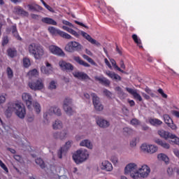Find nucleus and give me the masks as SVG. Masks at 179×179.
Here are the masks:
<instances>
[{
    "mask_svg": "<svg viewBox=\"0 0 179 179\" xmlns=\"http://www.w3.org/2000/svg\"><path fill=\"white\" fill-rule=\"evenodd\" d=\"M173 115H175L177 118H179V112L177 110H173L172 111Z\"/></svg>",
    "mask_w": 179,
    "mask_h": 179,
    "instance_id": "obj_64",
    "label": "nucleus"
},
{
    "mask_svg": "<svg viewBox=\"0 0 179 179\" xmlns=\"http://www.w3.org/2000/svg\"><path fill=\"white\" fill-rule=\"evenodd\" d=\"M68 135V130H62L59 132L60 139H65L66 138V136Z\"/></svg>",
    "mask_w": 179,
    "mask_h": 179,
    "instance_id": "obj_43",
    "label": "nucleus"
},
{
    "mask_svg": "<svg viewBox=\"0 0 179 179\" xmlns=\"http://www.w3.org/2000/svg\"><path fill=\"white\" fill-rule=\"evenodd\" d=\"M150 173V168L148 165H143L141 168L138 169V175L140 174L141 177L145 178L149 176Z\"/></svg>",
    "mask_w": 179,
    "mask_h": 179,
    "instance_id": "obj_13",
    "label": "nucleus"
},
{
    "mask_svg": "<svg viewBox=\"0 0 179 179\" xmlns=\"http://www.w3.org/2000/svg\"><path fill=\"white\" fill-rule=\"evenodd\" d=\"M23 64L25 68L30 66V59H29L28 58H24L23 59Z\"/></svg>",
    "mask_w": 179,
    "mask_h": 179,
    "instance_id": "obj_52",
    "label": "nucleus"
},
{
    "mask_svg": "<svg viewBox=\"0 0 179 179\" xmlns=\"http://www.w3.org/2000/svg\"><path fill=\"white\" fill-rule=\"evenodd\" d=\"M103 94L104 96H106L108 99H111V97H113V93L106 89L103 90Z\"/></svg>",
    "mask_w": 179,
    "mask_h": 179,
    "instance_id": "obj_46",
    "label": "nucleus"
},
{
    "mask_svg": "<svg viewBox=\"0 0 179 179\" xmlns=\"http://www.w3.org/2000/svg\"><path fill=\"white\" fill-rule=\"evenodd\" d=\"M15 111L17 116L21 120H23L26 117V108L24 106H21L20 104L14 102H10L7 105V109L5 111V115L8 118L12 117V113Z\"/></svg>",
    "mask_w": 179,
    "mask_h": 179,
    "instance_id": "obj_1",
    "label": "nucleus"
},
{
    "mask_svg": "<svg viewBox=\"0 0 179 179\" xmlns=\"http://www.w3.org/2000/svg\"><path fill=\"white\" fill-rule=\"evenodd\" d=\"M154 142L157 145H159V146L163 145V141H162L160 138H154Z\"/></svg>",
    "mask_w": 179,
    "mask_h": 179,
    "instance_id": "obj_57",
    "label": "nucleus"
},
{
    "mask_svg": "<svg viewBox=\"0 0 179 179\" xmlns=\"http://www.w3.org/2000/svg\"><path fill=\"white\" fill-rule=\"evenodd\" d=\"M0 166L1 167V169H3L6 173H9V171L8 170V167H6V165H5V164H3V162H2L1 159H0Z\"/></svg>",
    "mask_w": 179,
    "mask_h": 179,
    "instance_id": "obj_56",
    "label": "nucleus"
},
{
    "mask_svg": "<svg viewBox=\"0 0 179 179\" xmlns=\"http://www.w3.org/2000/svg\"><path fill=\"white\" fill-rule=\"evenodd\" d=\"M96 124L100 128L103 129L108 128V127H110V122L101 117L96 118Z\"/></svg>",
    "mask_w": 179,
    "mask_h": 179,
    "instance_id": "obj_16",
    "label": "nucleus"
},
{
    "mask_svg": "<svg viewBox=\"0 0 179 179\" xmlns=\"http://www.w3.org/2000/svg\"><path fill=\"white\" fill-rule=\"evenodd\" d=\"M11 31L14 37H15L17 40L22 41V38L19 36V34L17 33V29L16 28V25H13L11 27Z\"/></svg>",
    "mask_w": 179,
    "mask_h": 179,
    "instance_id": "obj_31",
    "label": "nucleus"
},
{
    "mask_svg": "<svg viewBox=\"0 0 179 179\" xmlns=\"http://www.w3.org/2000/svg\"><path fill=\"white\" fill-rule=\"evenodd\" d=\"M27 122L31 123L34 122V115H28L27 116Z\"/></svg>",
    "mask_w": 179,
    "mask_h": 179,
    "instance_id": "obj_49",
    "label": "nucleus"
},
{
    "mask_svg": "<svg viewBox=\"0 0 179 179\" xmlns=\"http://www.w3.org/2000/svg\"><path fill=\"white\" fill-rule=\"evenodd\" d=\"M106 75H107V76H108L109 78H110V79H112V80H115V82H120L121 81V76H120V75L114 73L113 71H107L105 72Z\"/></svg>",
    "mask_w": 179,
    "mask_h": 179,
    "instance_id": "obj_18",
    "label": "nucleus"
},
{
    "mask_svg": "<svg viewBox=\"0 0 179 179\" xmlns=\"http://www.w3.org/2000/svg\"><path fill=\"white\" fill-rule=\"evenodd\" d=\"M173 153H174L175 156H176V157H178L179 159V150H178V149H174L173 150Z\"/></svg>",
    "mask_w": 179,
    "mask_h": 179,
    "instance_id": "obj_63",
    "label": "nucleus"
},
{
    "mask_svg": "<svg viewBox=\"0 0 179 179\" xmlns=\"http://www.w3.org/2000/svg\"><path fill=\"white\" fill-rule=\"evenodd\" d=\"M65 51L67 52H80L83 50V45H82L79 42L71 41L65 46Z\"/></svg>",
    "mask_w": 179,
    "mask_h": 179,
    "instance_id": "obj_5",
    "label": "nucleus"
},
{
    "mask_svg": "<svg viewBox=\"0 0 179 179\" xmlns=\"http://www.w3.org/2000/svg\"><path fill=\"white\" fill-rule=\"evenodd\" d=\"M115 92H117V93L120 99H125V97H127V94H125V92H124L122 87H116L115 88Z\"/></svg>",
    "mask_w": 179,
    "mask_h": 179,
    "instance_id": "obj_28",
    "label": "nucleus"
},
{
    "mask_svg": "<svg viewBox=\"0 0 179 179\" xmlns=\"http://www.w3.org/2000/svg\"><path fill=\"white\" fill-rule=\"evenodd\" d=\"M113 66L114 67L115 69H117L118 71L120 68L117 65V62H115V60L114 59H110Z\"/></svg>",
    "mask_w": 179,
    "mask_h": 179,
    "instance_id": "obj_53",
    "label": "nucleus"
},
{
    "mask_svg": "<svg viewBox=\"0 0 179 179\" xmlns=\"http://www.w3.org/2000/svg\"><path fill=\"white\" fill-rule=\"evenodd\" d=\"M28 76L29 79H33V78H37V76H38V71H37V69H34L28 73Z\"/></svg>",
    "mask_w": 179,
    "mask_h": 179,
    "instance_id": "obj_34",
    "label": "nucleus"
},
{
    "mask_svg": "<svg viewBox=\"0 0 179 179\" xmlns=\"http://www.w3.org/2000/svg\"><path fill=\"white\" fill-rule=\"evenodd\" d=\"M124 174H130V177L133 179L139 178V168L135 163H130L124 168Z\"/></svg>",
    "mask_w": 179,
    "mask_h": 179,
    "instance_id": "obj_3",
    "label": "nucleus"
},
{
    "mask_svg": "<svg viewBox=\"0 0 179 179\" xmlns=\"http://www.w3.org/2000/svg\"><path fill=\"white\" fill-rule=\"evenodd\" d=\"M29 52L34 56L36 59H40L44 55V50L41 46L36 45V43H32L29 45Z\"/></svg>",
    "mask_w": 179,
    "mask_h": 179,
    "instance_id": "obj_4",
    "label": "nucleus"
},
{
    "mask_svg": "<svg viewBox=\"0 0 179 179\" xmlns=\"http://www.w3.org/2000/svg\"><path fill=\"white\" fill-rule=\"evenodd\" d=\"M169 138L172 139L171 142L175 143V145H178V146H179V138L177 136H176V134H173L171 133Z\"/></svg>",
    "mask_w": 179,
    "mask_h": 179,
    "instance_id": "obj_37",
    "label": "nucleus"
},
{
    "mask_svg": "<svg viewBox=\"0 0 179 179\" xmlns=\"http://www.w3.org/2000/svg\"><path fill=\"white\" fill-rule=\"evenodd\" d=\"M63 108L67 115H72L73 110L72 109V99L65 98L63 103Z\"/></svg>",
    "mask_w": 179,
    "mask_h": 179,
    "instance_id": "obj_7",
    "label": "nucleus"
},
{
    "mask_svg": "<svg viewBox=\"0 0 179 179\" xmlns=\"http://www.w3.org/2000/svg\"><path fill=\"white\" fill-rule=\"evenodd\" d=\"M13 13L15 15H22V16H29V13L20 7L14 8Z\"/></svg>",
    "mask_w": 179,
    "mask_h": 179,
    "instance_id": "obj_21",
    "label": "nucleus"
},
{
    "mask_svg": "<svg viewBox=\"0 0 179 179\" xmlns=\"http://www.w3.org/2000/svg\"><path fill=\"white\" fill-rule=\"evenodd\" d=\"M94 107L96 110V111H103L104 106H103V104L101 103H98L96 105H94Z\"/></svg>",
    "mask_w": 179,
    "mask_h": 179,
    "instance_id": "obj_44",
    "label": "nucleus"
},
{
    "mask_svg": "<svg viewBox=\"0 0 179 179\" xmlns=\"http://www.w3.org/2000/svg\"><path fill=\"white\" fill-rule=\"evenodd\" d=\"M29 87L31 89V90H42L44 89V84L43 83V80L38 79L36 82L29 83Z\"/></svg>",
    "mask_w": 179,
    "mask_h": 179,
    "instance_id": "obj_8",
    "label": "nucleus"
},
{
    "mask_svg": "<svg viewBox=\"0 0 179 179\" xmlns=\"http://www.w3.org/2000/svg\"><path fill=\"white\" fill-rule=\"evenodd\" d=\"M41 22H43V23H45L46 24H52V26H57V24L55 20L50 17H43L42 18Z\"/></svg>",
    "mask_w": 179,
    "mask_h": 179,
    "instance_id": "obj_27",
    "label": "nucleus"
},
{
    "mask_svg": "<svg viewBox=\"0 0 179 179\" xmlns=\"http://www.w3.org/2000/svg\"><path fill=\"white\" fill-rule=\"evenodd\" d=\"M123 134L124 135H131V134H132V129L128 128V127H124L123 129Z\"/></svg>",
    "mask_w": 179,
    "mask_h": 179,
    "instance_id": "obj_45",
    "label": "nucleus"
},
{
    "mask_svg": "<svg viewBox=\"0 0 179 179\" xmlns=\"http://www.w3.org/2000/svg\"><path fill=\"white\" fill-rule=\"evenodd\" d=\"M145 92H146V93H148V94H150V96H151V97H157V96H156V94H155V93L152 92V90H150L148 87H146V88L145 89Z\"/></svg>",
    "mask_w": 179,
    "mask_h": 179,
    "instance_id": "obj_47",
    "label": "nucleus"
},
{
    "mask_svg": "<svg viewBox=\"0 0 179 179\" xmlns=\"http://www.w3.org/2000/svg\"><path fill=\"white\" fill-rule=\"evenodd\" d=\"M35 5V12H39V10H43V7L38 6V4Z\"/></svg>",
    "mask_w": 179,
    "mask_h": 179,
    "instance_id": "obj_61",
    "label": "nucleus"
},
{
    "mask_svg": "<svg viewBox=\"0 0 179 179\" xmlns=\"http://www.w3.org/2000/svg\"><path fill=\"white\" fill-rule=\"evenodd\" d=\"M59 36L63 38H66V40H72V37L71 35L62 31H60Z\"/></svg>",
    "mask_w": 179,
    "mask_h": 179,
    "instance_id": "obj_39",
    "label": "nucleus"
},
{
    "mask_svg": "<svg viewBox=\"0 0 179 179\" xmlns=\"http://www.w3.org/2000/svg\"><path fill=\"white\" fill-rule=\"evenodd\" d=\"M130 145L134 148L136 146V138H133L132 141L130 143Z\"/></svg>",
    "mask_w": 179,
    "mask_h": 179,
    "instance_id": "obj_62",
    "label": "nucleus"
},
{
    "mask_svg": "<svg viewBox=\"0 0 179 179\" xmlns=\"http://www.w3.org/2000/svg\"><path fill=\"white\" fill-rule=\"evenodd\" d=\"M48 31H50V33L51 34H52L53 36H57V34H61V30L59 29H57L55 27H49L48 29Z\"/></svg>",
    "mask_w": 179,
    "mask_h": 179,
    "instance_id": "obj_33",
    "label": "nucleus"
},
{
    "mask_svg": "<svg viewBox=\"0 0 179 179\" xmlns=\"http://www.w3.org/2000/svg\"><path fill=\"white\" fill-rule=\"evenodd\" d=\"M35 163H36V164L39 166V167H41V169H45V162H44V160H43V159L41 157L36 158L35 159Z\"/></svg>",
    "mask_w": 179,
    "mask_h": 179,
    "instance_id": "obj_30",
    "label": "nucleus"
},
{
    "mask_svg": "<svg viewBox=\"0 0 179 179\" xmlns=\"http://www.w3.org/2000/svg\"><path fill=\"white\" fill-rule=\"evenodd\" d=\"M95 80H97L101 83V85H103L104 86H110V80L104 77H94Z\"/></svg>",
    "mask_w": 179,
    "mask_h": 179,
    "instance_id": "obj_22",
    "label": "nucleus"
},
{
    "mask_svg": "<svg viewBox=\"0 0 179 179\" xmlns=\"http://www.w3.org/2000/svg\"><path fill=\"white\" fill-rule=\"evenodd\" d=\"M22 98L28 110H29V111H33V108L31 106L35 101H33V96H31V95L29 93H23Z\"/></svg>",
    "mask_w": 179,
    "mask_h": 179,
    "instance_id": "obj_6",
    "label": "nucleus"
},
{
    "mask_svg": "<svg viewBox=\"0 0 179 179\" xmlns=\"http://www.w3.org/2000/svg\"><path fill=\"white\" fill-rule=\"evenodd\" d=\"M8 43H9V40L8 39V36H4L3 40V43H2V45H6V44H8Z\"/></svg>",
    "mask_w": 179,
    "mask_h": 179,
    "instance_id": "obj_60",
    "label": "nucleus"
},
{
    "mask_svg": "<svg viewBox=\"0 0 179 179\" xmlns=\"http://www.w3.org/2000/svg\"><path fill=\"white\" fill-rule=\"evenodd\" d=\"M157 134L158 135H159L161 138H163L166 141H167V139L170 138V135H171V133L169 131H166L164 129L158 130Z\"/></svg>",
    "mask_w": 179,
    "mask_h": 179,
    "instance_id": "obj_23",
    "label": "nucleus"
},
{
    "mask_svg": "<svg viewBox=\"0 0 179 179\" xmlns=\"http://www.w3.org/2000/svg\"><path fill=\"white\" fill-rule=\"evenodd\" d=\"M164 120L165 124H166L168 127L171 128V129H177V126H176V124L173 122V119L171 118L170 116H169V115H164Z\"/></svg>",
    "mask_w": 179,
    "mask_h": 179,
    "instance_id": "obj_15",
    "label": "nucleus"
},
{
    "mask_svg": "<svg viewBox=\"0 0 179 179\" xmlns=\"http://www.w3.org/2000/svg\"><path fill=\"white\" fill-rule=\"evenodd\" d=\"M89 157V152L87 150H78L73 155V160H74L76 164H80V163H83V162H86L87 158Z\"/></svg>",
    "mask_w": 179,
    "mask_h": 179,
    "instance_id": "obj_2",
    "label": "nucleus"
},
{
    "mask_svg": "<svg viewBox=\"0 0 179 179\" xmlns=\"http://www.w3.org/2000/svg\"><path fill=\"white\" fill-rule=\"evenodd\" d=\"M92 97V103L94 105L100 104L101 102L100 101V98L97 96V95L94 93L91 94Z\"/></svg>",
    "mask_w": 179,
    "mask_h": 179,
    "instance_id": "obj_35",
    "label": "nucleus"
},
{
    "mask_svg": "<svg viewBox=\"0 0 179 179\" xmlns=\"http://www.w3.org/2000/svg\"><path fill=\"white\" fill-rule=\"evenodd\" d=\"M8 57H10V58H13L16 57L17 51L15 49L10 48L7 50Z\"/></svg>",
    "mask_w": 179,
    "mask_h": 179,
    "instance_id": "obj_38",
    "label": "nucleus"
},
{
    "mask_svg": "<svg viewBox=\"0 0 179 179\" xmlns=\"http://www.w3.org/2000/svg\"><path fill=\"white\" fill-rule=\"evenodd\" d=\"M72 73L74 78H76V79H80V80H90V77H89V76L85 72L74 71Z\"/></svg>",
    "mask_w": 179,
    "mask_h": 179,
    "instance_id": "obj_12",
    "label": "nucleus"
},
{
    "mask_svg": "<svg viewBox=\"0 0 179 179\" xmlns=\"http://www.w3.org/2000/svg\"><path fill=\"white\" fill-rule=\"evenodd\" d=\"M52 114H55L56 115H58V117H60V115H62V113L61 112V109L58 107H55L51 108L48 113L45 114V118H48L50 115H52Z\"/></svg>",
    "mask_w": 179,
    "mask_h": 179,
    "instance_id": "obj_19",
    "label": "nucleus"
},
{
    "mask_svg": "<svg viewBox=\"0 0 179 179\" xmlns=\"http://www.w3.org/2000/svg\"><path fill=\"white\" fill-rule=\"evenodd\" d=\"M7 74L10 79H11V78H13V71H12L10 67L7 68Z\"/></svg>",
    "mask_w": 179,
    "mask_h": 179,
    "instance_id": "obj_54",
    "label": "nucleus"
},
{
    "mask_svg": "<svg viewBox=\"0 0 179 179\" xmlns=\"http://www.w3.org/2000/svg\"><path fill=\"white\" fill-rule=\"evenodd\" d=\"M158 93H159V94H161V96L164 98V99H167V94H166L164 93V91H163V89L159 88L157 90Z\"/></svg>",
    "mask_w": 179,
    "mask_h": 179,
    "instance_id": "obj_55",
    "label": "nucleus"
},
{
    "mask_svg": "<svg viewBox=\"0 0 179 179\" xmlns=\"http://www.w3.org/2000/svg\"><path fill=\"white\" fill-rule=\"evenodd\" d=\"M161 146L164 148V149H170V144L167 143L163 142Z\"/></svg>",
    "mask_w": 179,
    "mask_h": 179,
    "instance_id": "obj_59",
    "label": "nucleus"
},
{
    "mask_svg": "<svg viewBox=\"0 0 179 179\" xmlns=\"http://www.w3.org/2000/svg\"><path fill=\"white\" fill-rule=\"evenodd\" d=\"M131 125H139V120L138 119L134 118L131 120Z\"/></svg>",
    "mask_w": 179,
    "mask_h": 179,
    "instance_id": "obj_58",
    "label": "nucleus"
},
{
    "mask_svg": "<svg viewBox=\"0 0 179 179\" xmlns=\"http://www.w3.org/2000/svg\"><path fill=\"white\" fill-rule=\"evenodd\" d=\"M149 122L150 124H151V125H153L154 127H159V125H162V124H163V122H162L159 119H150Z\"/></svg>",
    "mask_w": 179,
    "mask_h": 179,
    "instance_id": "obj_32",
    "label": "nucleus"
},
{
    "mask_svg": "<svg viewBox=\"0 0 179 179\" xmlns=\"http://www.w3.org/2000/svg\"><path fill=\"white\" fill-rule=\"evenodd\" d=\"M41 71L42 72V73H45V75H50V73H51V69H47V68H45V66H43L41 68Z\"/></svg>",
    "mask_w": 179,
    "mask_h": 179,
    "instance_id": "obj_41",
    "label": "nucleus"
},
{
    "mask_svg": "<svg viewBox=\"0 0 179 179\" xmlns=\"http://www.w3.org/2000/svg\"><path fill=\"white\" fill-rule=\"evenodd\" d=\"M156 152H157V147L153 145H150L148 147V153H156Z\"/></svg>",
    "mask_w": 179,
    "mask_h": 179,
    "instance_id": "obj_40",
    "label": "nucleus"
},
{
    "mask_svg": "<svg viewBox=\"0 0 179 179\" xmlns=\"http://www.w3.org/2000/svg\"><path fill=\"white\" fill-rule=\"evenodd\" d=\"M149 145L144 143L141 145V150H143V152H147V153L149 151Z\"/></svg>",
    "mask_w": 179,
    "mask_h": 179,
    "instance_id": "obj_50",
    "label": "nucleus"
},
{
    "mask_svg": "<svg viewBox=\"0 0 179 179\" xmlns=\"http://www.w3.org/2000/svg\"><path fill=\"white\" fill-rule=\"evenodd\" d=\"M80 146H84L85 148H87V149H93V144L89 139L83 140L80 143Z\"/></svg>",
    "mask_w": 179,
    "mask_h": 179,
    "instance_id": "obj_25",
    "label": "nucleus"
},
{
    "mask_svg": "<svg viewBox=\"0 0 179 179\" xmlns=\"http://www.w3.org/2000/svg\"><path fill=\"white\" fill-rule=\"evenodd\" d=\"M80 34L84 38H85V40L89 41V43H91V44H94V45H96V47H100V45H101V44L99 41L92 38V36L87 33L83 31H80Z\"/></svg>",
    "mask_w": 179,
    "mask_h": 179,
    "instance_id": "obj_10",
    "label": "nucleus"
},
{
    "mask_svg": "<svg viewBox=\"0 0 179 179\" xmlns=\"http://www.w3.org/2000/svg\"><path fill=\"white\" fill-rule=\"evenodd\" d=\"M101 169L106 171H111V170H113V165L108 161H103L101 163Z\"/></svg>",
    "mask_w": 179,
    "mask_h": 179,
    "instance_id": "obj_20",
    "label": "nucleus"
},
{
    "mask_svg": "<svg viewBox=\"0 0 179 179\" xmlns=\"http://www.w3.org/2000/svg\"><path fill=\"white\" fill-rule=\"evenodd\" d=\"M53 129H61L62 128V122L61 120H55L52 124Z\"/></svg>",
    "mask_w": 179,
    "mask_h": 179,
    "instance_id": "obj_36",
    "label": "nucleus"
},
{
    "mask_svg": "<svg viewBox=\"0 0 179 179\" xmlns=\"http://www.w3.org/2000/svg\"><path fill=\"white\" fill-rule=\"evenodd\" d=\"M32 110L35 111L36 114H40L41 113V106L38 102L34 101L31 105Z\"/></svg>",
    "mask_w": 179,
    "mask_h": 179,
    "instance_id": "obj_26",
    "label": "nucleus"
},
{
    "mask_svg": "<svg viewBox=\"0 0 179 179\" xmlns=\"http://www.w3.org/2000/svg\"><path fill=\"white\" fill-rule=\"evenodd\" d=\"M73 59L77 62V64H79V65H82L83 66H85L86 68H90V64H89L87 62L82 60L79 57L74 56L73 57Z\"/></svg>",
    "mask_w": 179,
    "mask_h": 179,
    "instance_id": "obj_24",
    "label": "nucleus"
},
{
    "mask_svg": "<svg viewBox=\"0 0 179 179\" xmlns=\"http://www.w3.org/2000/svg\"><path fill=\"white\" fill-rule=\"evenodd\" d=\"M166 173L169 176V177H172L174 174V170L171 167H169L166 170Z\"/></svg>",
    "mask_w": 179,
    "mask_h": 179,
    "instance_id": "obj_51",
    "label": "nucleus"
},
{
    "mask_svg": "<svg viewBox=\"0 0 179 179\" xmlns=\"http://www.w3.org/2000/svg\"><path fill=\"white\" fill-rule=\"evenodd\" d=\"M132 38H133L134 43H136V44L139 45L141 43V39L138 38V36L136 34H133Z\"/></svg>",
    "mask_w": 179,
    "mask_h": 179,
    "instance_id": "obj_48",
    "label": "nucleus"
},
{
    "mask_svg": "<svg viewBox=\"0 0 179 179\" xmlns=\"http://www.w3.org/2000/svg\"><path fill=\"white\" fill-rule=\"evenodd\" d=\"M157 158L158 159L162 160V162H164L166 164H169V163L170 162V159H169V157H167V155H166L164 153L159 154L157 155Z\"/></svg>",
    "mask_w": 179,
    "mask_h": 179,
    "instance_id": "obj_29",
    "label": "nucleus"
},
{
    "mask_svg": "<svg viewBox=\"0 0 179 179\" xmlns=\"http://www.w3.org/2000/svg\"><path fill=\"white\" fill-rule=\"evenodd\" d=\"M49 50L52 54L55 55H59V57H65V53L58 46L52 45L49 46Z\"/></svg>",
    "mask_w": 179,
    "mask_h": 179,
    "instance_id": "obj_11",
    "label": "nucleus"
},
{
    "mask_svg": "<svg viewBox=\"0 0 179 179\" xmlns=\"http://www.w3.org/2000/svg\"><path fill=\"white\" fill-rule=\"evenodd\" d=\"M126 90L127 92H128V93L132 94L134 99H136V100H138V101H142V96H141V95L138 94V90L129 87H126Z\"/></svg>",
    "mask_w": 179,
    "mask_h": 179,
    "instance_id": "obj_17",
    "label": "nucleus"
},
{
    "mask_svg": "<svg viewBox=\"0 0 179 179\" xmlns=\"http://www.w3.org/2000/svg\"><path fill=\"white\" fill-rule=\"evenodd\" d=\"M72 143H73L72 141H69L66 142L64 147L60 148L57 152L59 159H62V155H66V152H68V150L71 148V146H72Z\"/></svg>",
    "mask_w": 179,
    "mask_h": 179,
    "instance_id": "obj_9",
    "label": "nucleus"
},
{
    "mask_svg": "<svg viewBox=\"0 0 179 179\" xmlns=\"http://www.w3.org/2000/svg\"><path fill=\"white\" fill-rule=\"evenodd\" d=\"M48 89L50 90H55V89H57V83L54 80L51 81L49 83Z\"/></svg>",
    "mask_w": 179,
    "mask_h": 179,
    "instance_id": "obj_42",
    "label": "nucleus"
},
{
    "mask_svg": "<svg viewBox=\"0 0 179 179\" xmlns=\"http://www.w3.org/2000/svg\"><path fill=\"white\" fill-rule=\"evenodd\" d=\"M59 65L60 68H62V71H69L70 72H72V71L74 69L73 65H72V64L68 63L65 61L59 62Z\"/></svg>",
    "mask_w": 179,
    "mask_h": 179,
    "instance_id": "obj_14",
    "label": "nucleus"
}]
</instances>
